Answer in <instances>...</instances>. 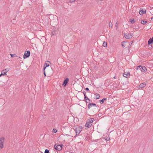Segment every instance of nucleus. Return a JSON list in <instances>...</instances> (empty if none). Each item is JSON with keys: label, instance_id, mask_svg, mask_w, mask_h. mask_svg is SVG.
<instances>
[{"label": "nucleus", "instance_id": "cd10ccee", "mask_svg": "<svg viewBox=\"0 0 153 153\" xmlns=\"http://www.w3.org/2000/svg\"><path fill=\"white\" fill-rule=\"evenodd\" d=\"M11 22L12 23L14 24L15 23V20L14 19H13V20H12Z\"/></svg>", "mask_w": 153, "mask_h": 153}, {"label": "nucleus", "instance_id": "6e6552de", "mask_svg": "<svg viewBox=\"0 0 153 153\" xmlns=\"http://www.w3.org/2000/svg\"><path fill=\"white\" fill-rule=\"evenodd\" d=\"M10 70L9 68H7L5 70H3L1 72V74L3 75H6V73Z\"/></svg>", "mask_w": 153, "mask_h": 153}, {"label": "nucleus", "instance_id": "aec40b11", "mask_svg": "<svg viewBox=\"0 0 153 153\" xmlns=\"http://www.w3.org/2000/svg\"><path fill=\"white\" fill-rule=\"evenodd\" d=\"M10 55L11 56V57H16V55L15 54H13L10 53Z\"/></svg>", "mask_w": 153, "mask_h": 153}, {"label": "nucleus", "instance_id": "b1692460", "mask_svg": "<svg viewBox=\"0 0 153 153\" xmlns=\"http://www.w3.org/2000/svg\"><path fill=\"white\" fill-rule=\"evenodd\" d=\"M118 22H117L116 23V25H115L117 29L118 28Z\"/></svg>", "mask_w": 153, "mask_h": 153}, {"label": "nucleus", "instance_id": "4be33fe9", "mask_svg": "<svg viewBox=\"0 0 153 153\" xmlns=\"http://www.w3.org/2000/svg\"><path fill=\"white\" fill-rule=\"evenodd\" d=\"M45 153H50L49 150L48 149H46L45 151Z\"/></svg>", "mask_w": 153, "mask_h": 153}, {"label": "nucleus", "instance_id": "473e14b6", "mask_svg": "<svg viewBox=\"0 0 153 153\" xmlns=\"http://www.w3.org/2000/svg\"><path fill=\"white\" fill-rule=\"evenodd\" d=\"M109 140V139L108 138H107V139H106L108 141Z\"/></svg>", "mask_w": 153, "mask_h": 153}, {"label": "nucleus", "instance_id": "f704fd0d", "mask_svg": "<svg viewBox=\"0 0 153 153\" xmlns=\"http://www.w3.org/2000/svg\"><path fill=\"white\" fill-rule=\"evenodd\" d=\"M122 45L123 46L125 47V46L123 45V44H122Z\"/></svg>", "mask_w": 153, "mask_h": 153}, {"label": "nucleus", "instance_id": "20e7f679", "mask_svg": "<svg viewBox=\"0 0 153 153\" xmlns=\"http://www.w3.org/2000/svg\"><path fill=\"white\" fill-rule=\"evenodd\" d=\"M63 146V145H56L55 144L54 146V149L56 150L60 151L62 150V147Z\"/></svg>", "mask_w": 153, "mask_h": 153}, {"label": "nucleus", "instance_id": "2f4dec72", "mask_svg": "<svg viewBox=\"0 0 153 153\" xmlns=\"http://www.w3.org/2000/svg\"><path fill=\"white\" fill-rule=\"evenodd\" d=\"M85 90L87 91H88L89 90V89L88 88H85Z\"/></svg>", "mask_w": 153, "mask_h": 153}, {"label": "nucleus", "instance_id": "6ab92c4d", "mask_svg": "<svg viewBox=\"0 0 153 153\" xmlns=\"http://www.w3.org/2000/svg\"><path fill=\"white\" fill-rule=\"evenodd\" d=\"M147 22V21H144L143 20H141V24H143V25L145 24Z\"/></svg>", "mask_w": 153, "mask_h": 153}, {"label": "nucleus", "instance_id": "5701e85b", "mask_svg": "<svg viewBox=\"0 0 153 153\" xmlns=\"http://www.w3.org/2000/svg\"><path fill=\"white\" fill-rule=\"evenodd\" d=\"M57 131L56 129H54V128L53 129V133H56Z\"/></svg>", "mask_w": 153, "mask_h": 153}, {"label": "nucleus", "instance_id": "393cba45", "mask_svg": "<svg viewBox=\"0 0 153 153\" xmlns=\"http://www.w3.org/2000/svg\"><path fill=\"white\" fill-rule=\"evenodd\" d=\"M87 100H86L85 101L86 102V103H89L90 101V99H89V98H87Z\"/></svg>", "mask_w": 153, "mask_h": 153}, {"label": "nucleus", "instance_id": "c9c22d12", "mask_svg": "<svg viewBox=\"0 0 153 153\" xmlns=\"http://www.w3.org/2000/svg\"><path fill=\"white\" fill-rule=\"evenodd\" d=\"M114 78H115V76L114 77Z\"/></svg>", "mask_w": 153, "mask_h": 153}, {"label": "nucleus", "instance_id": "c85d7f7f", "mask_svg": "<svg viewBox=\"0 0 153 153\" xmlns=\"http://www.w3.org/2000/svg\"><path fill=\"white\" fill-rule=\"evenodd\" d=\"M76 0H70V2L71 3H72L73 2H74Z\"/></svg>", "mask_w": 153, "mask_h": 153}, {"label": "nucleus", "instance_id": "f3484780", "mask_svg": "<svg viewBox=\"0 0 153 153\" xmlns=\"http://www.w3.org/2000/svg\"><path fill=\"white\" fill-rule=\"evenodd\" d=\"M102 46L104 47H107V42H104L103 43Z\"/></svg>", "mask_w": 153, "mask_h": 153}, {"label": "nucleus", "instance_id": "0eeeda50", "mask_svg": "<svg viewBox=\"0 0 153 153\" xmlns=\"http://www.w3.org/2000/svg\"><path fill=\"white\" fill-rule=\"evenodd\" d=\"M4 138L3 137H2L0 139V149H2L3 147V142Z\"/></svg>", "mask_w": 153, "mask_h": 153}, {"label": "nucleus", "instance_id": "423d86ee", "mask_svg": "<svg viewBox=\"0 0 153 153\" xmlns=\"http://www.w3.org/2000/svg\"><path fill=\"white\" fill-rule=\"evenodd\" d=\"M133 34L132 33H124V36L126 39H129L132 37Z\"/></svg>", "mask_w": 153, "mask_h": 153}, {"label": "nucleus", "instance_id": "72a5a7b5", "mask_svg": "<svg viewBox=\"0 0 153 153\" xmlns=\"http://www.w3.org/2000/svg\"><path fill=\"white\" fill-rule=\"evenodd\" d=\"M151 19L153 21V17H151Z\"/></svg>", "mask_w": 153, "mask_h": 153}, {"label": "nucleus", "instance_id": "e433bc0d", "mask_svg": "<svg viewBox=\"0 0 153 153\" xmlns=\"http://www.w3.org/2000/svg\"><path fill=\"white\" fill-rule=\"evenodd\" d=\"M1 75H2L1 74H0V76H1Z\"/></svg>", "mask_w": 153, "mask_h": 153}, {"label": "nucleus", "instance_id": "ddd939ff", "mask_svg": "<svg viewBox=\"0 0 153 153\" xmlns=\"http://www.w3.org/2000/svg\"><path fill=\"white\" fill-rule=\"evenodd\" d=\"M146 82H143L142 83H141L140 84L139 86V88H143L144 87H145L146 85Z\"/></svg>", "mask_w": 153, "mask_h": 153}, {"label": "nucleus", "instance_id": "a878e982", "mask_svg": "<svg viewBox=\"0 0 153 153\" xmlns=\"http://www.w3.org/2000/svg\"><path fill=\"white\" fill-rule=\"evenodd\" d=\"M109 27H111V28H112L113 26L112 24V23H111V24L110 23L109 24Z\"/></svg>", "mask_w": 153, "mask_h": 153}, {"label": "nucleus", "instance_id": "9b49d317", "mask_svg": "<svg viewBox=\"0 0 153 153\" xmlns=\"http://www.w3.org/2000/svg\"><path fill=\"white\" fill-rule=\"evenodd\" d=\"M146 10H143L142 8H140L139 11V14L140 15H142L146 13Z\"/></svg>", "mask_w": 153, "mask_h": 153}, {"label": "nucleus", "instance_id": "2eb2a0df", "mask_svg": "<svg viewBox=\"0 0 153 153\" xmlns=\"http://www.w3.org/2000/svg\"><path fill=\"white\" fill-rule=\"evenodd\" d=\"M105 100H106V98H104L102 99V100H100V103L101 104H103V103H104V101Z\"/></svg>", "mask_w": 153, "mask_h": 153}, {"label": "nucleus", "instance_id": "f8f14e48", "mask_svg": "<svg viewBox=\"0 0 153 153\" xmlns=\"http://www.w3.org/2000/svg\"><path fill=\"white\" fill-rule=\"evenodd\" d=\"M92 106L94 107H97L95 103H89L88 105V109H90V108H91Z\"/></svg>", "mask_w": 153, "mask_h": 153}, {"label": "nucleus", "instance_id": "c756f323", "mask_svg": "<svg viewBox=\"0 0 153 153\" xmlns=\"http://www.w3.org/2000/svg\"><path fill=\"white\" fill-rule=\"evenodd\" d=\"M44 74L45 76V77L46 76V74L45 73V70H44Z\"/></svg>", "mask_w": 153, "mask_h": 153}, {"label": "nucleus", "instance_id": "f03ea898", "mask_svg": "<svg viewBox=\"0 0 153 153\" xmlns=\"http://www.w3.org/2000/svg\"><path fill=\"white\" fill-rule=\"evenodd\" d=\"M76 133V135L79 134L81 132L82 130V127L81 126L75 127L74 128Z\"/></svg>", "mask_w": 153, "mask_h": 153}, {"label": "nucleus", "instance_id": "1a4fd4ad", "mask_svg": "<svg viewBox=\"0 0 153 153\" xmlns=\"http://www.w3.org/2000/svg\"><path fill=\"white\" fill-rule=\"evenodd\" d=\"M123 76L124 77L126 78L129 77L130 76V73L128 72H125L123 74Z\"/></svg>", "mask_w": 153, "mask_h": 153}, {"label": "nucleus", "instance_id": "7ed1b4c3", "mask_svg": "<svg viewBox=\"0 0 153 153\" xmlns=\"http://www.w3.org/2000/svg\"><path fill=\"white\" fill-rule=\"evenodd\" d=\"M94 120V118H91L89 121L87 122L85 125V127L89 128L92 125V123Z\"/></svg>", "mask_w": 153, "mask_h": 153}, {"label": "nucleus", "instance_id": "7c9ffc66", "mask_svg": "<svg viewBox=\"0 0 153 153\" xmlns=\"http://www.w3.org/2000/svg\"><path fill=\"white\" fill-rule=\"evenodd\" d=\"M83 93V94H84V96H86V94H85L86 93H85V91H84Z\"/></svg>", "mask_w": 153, "mask_h": 153}, {"label": "nucleus", "instance_id": "bb28decb", "mask_svg": "<svg viewBox=\"0 0 153 153\" xmlns=\"http://www.w3.org/2000/svg\"><path fill=\"white\" fill-rule=\"evenodd\" d=\"M87 98H88L86 96H84V99L85 100V101L87 100Z\"/></svg>", "mask_w": 153, "mask_h": 153}, {"label": "nucleus", "instance_id": "a211bd4d", "mask_svg": "<svg viewBox=\"0 0 153 153\" xmlns=\"http://www.w3.org/2000/svg\"><path fill=\"white\" fill-rule=\"evenodd\" d=\"M95 95L96 96V99H97L99 98L100 97V96L99 95V94H97V93H96L95 94Z\"/></svg>", "mask_w": 153, "mask_h": 153}, {"label": "nucleus", "instance_id": "4468645a", "mask_svg": "<svg viewBox=\"0 0 153 153\" xmlns=\"http://www.w3.org/2000/svg\"><path fill=\"white\" fill-rule=\"evenodd\" d=\"M148 44L149 45L150 44L153 43V38L149 39L148 41Z\"/></svg>", "mask_w": 153, "mask_h": 153}, {"label": "nucleus", "instance_id": "39448f33", "mask_svg": "<svg viewBox=\"0 0 153 153\" xmlns=\"http://www.w3.org/2000/svg\"><path fill=\"white\" fill-rule=\"evenodd\" d=\"M30 52L29 51H27L25 52L23 56V58L25 59L29 57L30 55Z\"/></svg>", "mask_w": 153, "mask_h": 153}, {"label": "nucleus", "instance_id": "dca6fc26", "mask_svg": "<svg viewBox=\"0 0 153 153\" xmlns=\"http://www.w3.org/2000/svg\"><path fill=\"white\" fill-rule=\"evenodd\" d=\"M130 21L132 23H134L135 22V20H134V19H129Z\"/></svg>", "mask_w": 153, "mask_h": 153}, {"label": "nucleus", "instance_id": "412c9836", "mask_svg": "<svg viewBox=\"0 0 153 153\" xmlns=\"http://www.w3.org/2000/svg\"><path fill=\"white\" fill-rule=\"evenodd\" d=\"M45 65H46V66L45 67H44V70H45V69L47 67H48L49 66V64H47V63H45Z\"/></svg>", "mask_w": 153, "mask_h": 153}, {"label": "nucleus", "instance_id": "f257e3e1", "mask_svg": "<svg viewBox=\"0 0 153 153\" xmlns=\"http://www.w3.org/2000/svg\"><path fill=\"white\" fill-rule=\"evenodd\" d=\"M136 69L137 70H140L142 72L145 73L147 71V69L145 66H142L139 65L137 67Z\"/></svg>", "mask_w": 153, "mask_h": 153}, {"label": "nucleus", "instance_id": "9d476101", "mask_svg": "<svg viewBox=\"0 0 153 153\" xmlns=\"http://www.w3.org/2000/svg\"><path fill=\"white\" fill-rule=\"evenodd\" d=\"M68 78H66L64 80L62 85L64 86H65L68 83Z\"/></svg>", "mask_w": 153, "mask_h": 153}]
</instances>
